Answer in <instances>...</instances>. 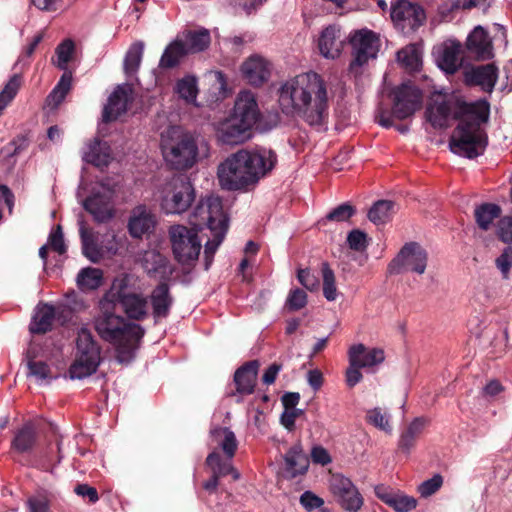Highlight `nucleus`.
<instances>
[{"label":"nucleus","mask_w":512,"mask_h":512,"mask_svg":"<svg viewBox=\"0 0 512 512\" xmlns=\"http://www.w3.org/2000/svg\"><path fill=\"white\" fill-rule=\"evenodd\" d=\"M311 459L313 463L325 466L331 462L328 451L322 446H316L311 451Z\"/></svg>","instance_id":"63"},{"label":"nucleus","mask_w":512,"mask_h":512,"mask_svg":"<svg viewBox=\"0 0 512 512\" xmlns=\"http://www.w3.org/2000/svg\"><path fill=\"white\" fill-rule=\"evenodd\" d=\"M428 254L416 242L406 243L397 256L390 262L388 269L391 274L413 272L423 274L427 267Z\"/></svg>","instance_id":"11"},{"label":"nucleus","mask_w":512,"mask_h":512,"mask_svg":"<svg viewBox=\"0 0 512 512\" xmlns=\"http://www.w3.org/2000/svg\"><path fill=\"white\" fill-rule=\"evenodd\" d=\"M443 484V477L440 474H435L432 478L423 481L417 488L421 497L427 498L435 494Z\"/></svg>","instance_id":"52"},{"label":"nucleus","mask_w":512,"mask_h":512,"mask_svg":"<svg viewBox=\"0 0 512 512\" xmlns=\"http://www.w3.org/2000/svg\"><path fill=\"white\" fill-rule=\"evenodd\" d=\"M48 246L60 255L66 252V245L60 225H58L56 229L50 233L48 238Z\"/></svg>","instance_id":"57"},{"label":"nucleus","mask_w":512,"mask_h":512,"mask_svg":"<svg viewBox=\"0 0 512 512\" xmlns=\"http://www.w3.org/2000/svg\"><path fill=\"white\" fill-rule=\"evenodd\" d=\"M391 96L393 97L392 113L381 107L376 112L377 122L385 128L393 125V116L399 120H404L420 109L422 104L421 90L410 83H403L395 87Z\"/></svg>","instance_id":"8"},{"label":"nucleus","mask_w":512,"mask_h":512,"mask_svg":"<svg viewBox=\"0 0 512 512\" xmlns=\"http://www.w3.org/2000/svg\"><path fill=\"white\" fill-rule=\"evenodd\" d=\"M391 19L403 31H414L423 24L425 13L417 4L407 0H398L392 3Z\"/></svg>","instance_id":"15"},{"label":"nucleus","mask_w":512,"mask_h":512,"mask_svg":"<svg viewBox=\"0 0 512 512\" xmlns=\"http://www.w3.org/2000/svg\"><path fill=\"white\" fill-rule=\"evenodd\" d=\"M211 437L216 443L217 448L221 449L224 453L222 461L232 463V459L238 448V441L234 432L227 427H216L211 430Z\"/></svg>","instance_id":"30"},{"label":"nucleus","mask_w":512,"mask_h":512,"mask_svg":"<svg viewBox=\"0 0 512 512\" xmlns=\"http://www.w3.org/2000/svg\"><path fill=\"white\" fill-rule=\"evenodd\" d=\"M103 274L98 268L87 267L82 269L77 276V284L83 291L95 290L102 283Z\"/></svg>","instance_id":"44"},{"label":"nucleus","mask_w":512,"mask_h":512,"mask_svg":"<svg viewBox=\"0 0 512 512\" xmlns=\"http://www.w3.org/2000/svg\"><path fill=\"white\" fill-rule=\"evenodd\" d=\"M271 63L260 55H251L241 65V73L248 84L260 87L271 76Z\"/></svg>","instance_id":"18"},{"label":"nucleus","mask_w":512,"mask_h":512,"mask_svg":"<svg viewBox=\"0 0 512 512\" xmlns=\"http://www.w3.org/2000/svg\"><path fill=\"white\" fill-rule=\"evenodd\" d=\"M77 354L69 368L71 379H83L97 371L101 362V348L87 328H81L76 340Z\"/></svg>","instance_id":"9"},{"label":"nucleus","mask_w":512,"mask_h":512,"mask_svg":"<svg viewBox=\"0 0 512 512\" xmlns=\"http://www.w3.org/2000/svg\"><path fill=\"white\" fill-rule=\"evenodd\" d=\"M100 304L102 314L95 320V329L104 341L115 347L117 360L128 363L134 358L144 330L140 325L127 322L123 317L111 313L112 303L106 302L105 297Z\"/></svg>","instance_id":"5"},{"label":"nucleus","mask_w":512,"mask_h":512,"mask_svg":"<svg viewBox=\"0 0 512 512\" xmlns=\"http://www.w3.org/2000/svg\"><path fill=\"white\" fill-rule=\"evenodd\" d=\"M131 88L125 85H119L111 93L108 102L103 110V121L110 122L116 120L127 111L128 103L131 101Z\"/></svg>","instance_id":"23"},{"label":"nucleus","mask_w":512,"mask_h":512,"mask_svg":"<svg viewBox=\"0 0 512 512\" xmlns=\"http://www.w3.org/2000/svg\"><path fill=\"white\" fill-rule=\"evenodd\" d=\"M71 87L72 73L70 71H65L56 86L47 97L46 102L48 106H51L52 108L58 107V105L65 99Z\"/></svg>","instance_id":"41"},{"label":"nucleus","mask_w":512,"mask_h":512,"mask_svg":"<svg viewBox=\"0 0 512 512\" xmlns=\"http://www.w3.org/2000/svg\"><path fill=\"white\" fill-rule=\"evenodd\" d=\"M501 208L497 204L483 203L475 208L474 216L478 227L484 231L490 229L494 220L499 218Z\"/></svg>","instance_id":"39"},{"label":"nucleus","mask_w":512,"mask_h":512,"mask_svg":"<svg viewBox=\"0 0 512 512\" xmlns=\"http://www.w3.org/2000/svg\"><path fill=\"white\" fill-rule=\"evenodd\" d=\"M206 464L213 472L212 477L204 483V488L208 491L216 490L220 477L231 474L233 480H238L240 478V473L234 468L232 463L229 461H222V457L217 450L212 451L207 456Z\"/></svg>","instance_id":"24"},{"label":"nucleus","mask_w":512,"mask_h":512,"mask_svg":"<svg viewBox=\"0 0 512 512\" xmlns=\"http://www.w3.org/2000/svg\"><path fill=\"white\" fill-rule=\"evenodd\" d=\"M75 493L84 498H88L90 503H96L99 500L98 492L94 487L87 484H79L74 489Z\"/></svg>","instance_id":"62"},{"label":"nucleus","mask_w":512,"mask_h":512,"mask_svg":"<svg viewBox=\"0 0 512 512\" xmlns=\"http://www.w3.org/2000/svg\"><path fill=\"white\" fill-rule=\"evenodd\" d=\"M143 267L149 275L164 274L167 267L165 256L156 251H147L143 255Z\"/></svg>","instance_id":"46"},{"label":"nucleus","mask_w":512,"mask_h":512,"mask_svg":"<svg viewBox=\"0 0 512 512\" xmlns=\"http://www.w3.org/2000/svg\"><path fill=\"white\" fill-rule=\"evenodd\" d=\"M347 243L350 249L362 252L368 246L367 235L359 229H354L349 232Z\"/></svg>","instance_id":"54"},{"label":"nucleus","mask_w":512,"mask_h":512,"mask_svg":"<svg viewBox=\"0 0 512 512\" xmlns=\"http://www.w3.org/2000/svg\"><path fill=\"white\" fill-rule=\"evenodd\" d=\"M468 84L478 85L484 91L491 92L497 81V68L493 64L481 65L466 73Z\"/></svg>","instance_id":"28"},{"label":"nucleus","mask_w":512,"mask_h":512,"mask_svg":"<svg viewBox=\"0 0 512 512\" xmlns=\"http://www.w3.org/2000/svg\"><path fill=\"white\" fill-rule=\"evenodd\" d=\"M460 46L458 44L446 45L438 56V64L447 73H454L461 64L459 57Z\"/></svg>","instance_id":"40"},{"label":"nucleus","mask_w":512,"mask_h":512,"mask_svg":"<svg viewBox=\"0 0 512 512\" xmlns=\"http://www.w3.org/2000/svg\"><path fill=\"white\" fill-rule=\"evenodd\" d=\"M190 223L192 228L180 224L169 228L168 234L173 254L181 264L194 263L202 247L198 231L208 228L212 236L204 248L205 269L208 270L228 229V219L223 211L221 199L217 196L201 199L190 217Z\"/></svg>","instance_id":"2"},{"label":"nucleus","mask_w":512,"mask_h":512,"mask_svg":"<svg viewBox=\"0 0 512 512\" xmlns=\"http://www.w3.org/2000/svg\"><path fill=\"white\" fill-rule=\"evenodd\" d=\"M354 214L355 208L348 203H343L332 209L324 218L319 221V224L325 225L327 222H346Z\"/></svg>","instance_id":"50"},{"label":"nucleus","mask_w":512,"mask_h":512,"mask_svg":"<svg viewBox=\"0 0 512 512\" xmlns=\"http://www.w3.org/2000/svg\"><path fill=\"white\" fill-rule=\"evenodd\" d=\"M300 504L309 511H312L314 509H320L323 504L324 500L320 498L319 496L315 495L311 491H305L300 496Z\"/></svg>","instance_id":"58"},{"label":"nucleus","mask_w":512,"mask_h":512,"mask_svg":"<svg viewBox=\"0 0 512 512\" xmlns=\"http://www.w3.org/2000/svg\"><path fill=\"white\" fill-rule=\"evenodd\" d=\"M497 233L503 242H512V217H504L500 219Z\"/></svg>","instance_id":"59"},{"label":"nucleus","mask_w":512,"mask_h":512,"mask_svg":"<svg viewBox=\"0 0 512 512\" xmlns=\"http://www.w3.org/2000/svg\"><path fill=\"white\" fill-rule=\"evenodd\" d=\"M329 100L326 81L314 71L289 78L278 89L281 111L288 116L299 117L311 126L325 122Z\"/></svg>","instance_id":"3"},{"label":"nucleus","mask_w":512,"mask_h":512,"mask_svg":"<svg viewBox=\"0 0 512 512\" xmlns=\"http://www.w3.org/2000/svg\"><path fill=\"white\" fill-rule=\"evenodd\" d=\"M150 298L154 316L158 318L167 317L173 304L169 286L166 283H160L152 291Z\"/></svg>","instance_id":"33"},{"label":"nucleus","mask_w":512,"mask_h":512,"mask_svg":"<svg viewBox=\"0 0 512 512\" xmlns=\"http://www.w3.org/2000/svg\"><path fill=\"white\" fill-rule=\"evenodd\" d=\"M390 419V414L379 407L369 409L366 412V421L370 425L386 433L392 432Z\"/></svg>","instance_id":"47"},{"label":"nucleus","mask_w":512,"mask_h":512,"mask_svg":"<svg viewBox=\"0 0 512 512\" xmlns=\"http://www.w3.org/2000/svg\"><path fill=\"white\" fill-rule=\"evenodd\" d=\"M73 53H74L73 41L70 39L64 40L62 43H60L57 46V48L55 50V54L57 57L55 65L59 69L64 70V72L67 71V66L72 58Z\"/></svg>","instance_id":"51"},{"label":"nucleus","mask_w":512,"mask_h":512,"mask_svg":"<svg viewBox=\"0 0 512 512\" xmlns=\"http://www.w3.org/2000/svg\"><path fill=\"white\" fill-rule=\"evenodd\" d=\"M259 119L260 111L254 93L240 92L229 117L217 126L219 141L227 145L244 143L250 138V131Z\"/></svg>","instance_id":"6"},{"label":"nucleus","mask_w":512,"mask_h":512,"mask_svg":"<svg viewBox=\"0 0 512 512\" xmlns=\"http://www.w3.org/2000/svg\"><path fill=\"white\" fill-rule=\"evenodd\" d=\"M258 368V361L252 360L245 363L236 370L234 374V384L236 391L230 395L233 397H238L236 399L237 402H241L243 396L253 393L256 385Z\"/></svg>","instance_id":"19"},{"label":"nucleus","mask_w":512,"mask_h":512,"mask_svg":"<svg viewBox=\"0 0 512 512\" xmlns=\"http://www.w3.org/2000/svg\"><path fill=\"white\" fill-rule=\"evenodd\" d=\"M490 0H451L442 4L439 8V12L446 16L447 13L455 10L463 9L469 10L474 7H486L489 5Z\"/></svg>","instance_id":"49"},{"label":"nucleus","mask_w":512,"mask_h":512,"mask_svg":"<svg viewBox=\"0 0 512 512\" xmlns=\"http://www.w3.org/2000/svg\"><path fill=\"white\" fill-rule=\"evenodd\" d=\"M307 304V294L305 291L295 288L289 292L286 299V307L290 311H298L305 307Z\"/></svg>","instance_id":"53"},{"label":"nucleus","mask_w":512,"mask_h":512,"mask_svg":"<svg viewBox=\"0 0 512 512\" xmlns=\"http://www.w3.org/2000/svg\"><path fill=\"white\" fill-rule=\"evenodd\" d=\"M144 52V44L142 42L133 43L124 58V71L127 75L137 72L140 67Z\"/></svg>","instance_id":"45"},{"label":"nucleus","mask_w":512,"mask_h":512,"mask_svg":"<svg viewBox=\"0 0 512 512\" xmlns=\"http://www.w3.org/2000/svg\"><path fill=\"white\" fill-rule=\"evenodd\" d=\"M394 212V202L379 200L369 210L368 218L374 224H384L392 217Z\"/></svg>","instance_id":"43"},{"label":"nucleus","mask_w":512,"mask_h":512,"mask_svg":"<svg viewBox=\"0 0 512 512\" xmlns=\"http://www.w3.org/2000/svg\"><path fill=\"white\" fill-rule=\"evenodd\" d=\"M426 116L434 128H447L459 121L449 141L454 154L473 159L484 153L488 138L481 124L489 117L486 101L467 102L460 93L437 92L431 97Z\"/></svg>","instance_id":"1"},{"label":"nucleus","mask_w":512,"mask_h":512,"mask_svg":"<svg viewBox=\"0 0 512 512\" xmlns=\"http://www.w3.org/2000/svg\"><path fill=\"white\" fill-rule=\"evenodd\" d=\"M37 430L32 422L24 423L15 430L11 441V452L17 454H30L37 443Z\"/></svg>","instance_id":"25"},{"label":"nucleus","mask_w":512,"mask_h":512,"mask_svg":"<svg viewBox=\"0 0 512 512\" xmlns=\"http://www.w3.org/2000/svg\"><path fill=\"white\" fill-rule=\"evenodd\" d=\"M374 491L378 499L396 512H410L417 506V500L414 497L394 491L385 485H377Z\"/></svg>","instance_id":"21"},{"label":"nucleus","mask_w":512,"mask_h":512,"mask_svg":"<svg viewBox=\"0 0 512 512\" xmlns=\"http://www.w3.org/2000/svg\"><path fill=\"white\" fill-rule=\"evenodd\" d=\"M353 60L349 69L356 72L357 68L367 64L370 59H374L379 51V38L370 30L356 31L351 39Z\"/></svg>","instance_id":"14"},{"label":"nucleus","mask_w":512,"mask_h":512,"mask_svg":"<svg viewBox=\"0 0 512 512\" xmlns=\"http://www.w3.org/2000/svg\"><path fill=\"white\" fill-rule=\"evenodd\" d=\"M106 302L119 303L126 315L135 320L143 319L147 314V300L135 293H126L123 289L116 290L113 287L105 295Z\"/></svg>","instance_id":"16"},{"label":"nucleus","mask_w":512,"mask_h":512,"mask_svg":"<svg viewBox=\"0 0 512 512\" xmlns=\"http://www.w3.org/2000/svg\"><path fill=\"white\" fill-rule=\"evenodd\" d=\"M398 62L409 71H418L422 64V51L418 44H410L397 52Z\"/></svg>","instance_id":"38"},{"label":"nucleus","mask_w":512,"mask_h":512,"mask_svg":"<svg viewBox=\"0 0 512 512\" xmlns=\"http://www.w3.org/2000/svg\"><path fill=\"white\" fill-rule=\"evenodd\" d=\"M319 51L325 58H337L343 47L340 39V29L335 26H328L322 32L318 40Z\"/></svg>","instance_id":"26"},{"label":"nucleus","mask_w":512,"mask_h":512,"mask_svg":"<svg viewBox=\"0 0 512 512\" xmlns=\"http://www.w3.org/2000/svg\"><path fill=\"white\" fill-rule=\"evenodd\" d=\"M194 186L186 177H173L166 182L160 192L161 210L169 215L186 212L195 201Z\"/></svg>","instance_id":"10"},{"label":"nucleus","mask_w":512,"mask_h":512,"mask_svg":"<svg viewBox=\"0 0 512 512\" xmlns=\"http://www.w3.org/2000/svg\"><path fill=\"white\" fill-rule=\"evenodd\" d=\"M175 92L187 103L195 104L198 94L197 78L192 75H186L179 79L175 86Z\"/></svg>","instance_id":"42"},{"label":"nucleus","mask_w":512,"mask_h":512,"mask_svg":"<svg viewBox=\"0 0 512 512\" xmlns=\"http://www.w3.org/2000/svg\"><path fill=\"white\" fill-rule=\"evenodd\" d=\"M297 278L299 282L308 290L313 291L318 287V279L308 269L298 270Z\"/></svg>","instance_id":"60"},{"label":"nucleus","mask_w":512,"mask_h":512,"mask_svg":"<svg viewBox=\"0 0 512 512\" xmlns=\"http://www.w3.org/2000/svg\"><path fill=\"white\" fill-rule=\"evenodd\" d=\"M187 54L185 43H183L181 38L176 37L175 40L169 43L164 49L158 66L163 70L175 68L180 65Z\"/></svg>","instance_id":"32"},{"label":"nucleus","mask_w":512,"mask_h":512,"mask_svg":"<svg viewBox=\"0 0 512 512\" xmlns=\"http://www.w3.org/2000/svg\"><path fill=\"white\" fill-rule=\"evenodd\" d=\"M160 146L163 159L172 169L188 170L197 162V143L193 136L180 126H170L163 131Z\"/></svg>","instance_id":"7"},{"label":"nucleus","mask_w":512,"mask_h":512,"mask_svg":"<svg viewBox=\"0 0 512 512\" xmlns=\"http://www.w3.org/2000/svg\"><path fill=\"white\" fill-rule=\"evenodd\" d=\"M79 233L83 254L94 263L100 261L103 256L102 250L96 244L92 231L86 227L83 220H79Z\"/></svg>","instance_id":"37"},{"label":"nucleus","mask_w":512,"mask_h":512,"mask_svg":"<svg viewBox=\"0 0 512 512\" xmlns=\"http://www.w3.org/2000/svg\"><path fill=\"white\" fill-rule=\"evenodd\" d=\"M14 205V195L11 192V190L5 186L0 185V208L4 209L7 208L9 210V213L12 212Z\"/></svg>","instance_id":"64"},{"label":"nucleus","mask_w":512,"mask_h":512,"mask_svg":"<svg viewBox=\"0 0 512 512\" xmlns=\"http://www.w3.org/2000/svg\"><path fill=\"white\" fill-rule=\"evenodd\" d=\"M329 490L337 504L348 512H358L364 498L357 486L342 474H333L329 480Z\"/></svg>","instance_id":"12"},{"label":"nucleus","mask_w":512,"mask_h":512,"mask_svg":"<svg viewBox=\"0 0 512 512\" xmlns=\"http://www.w3.org/2000/svg\"><path fill=\"white\" fill-rule=\"evenodd\" d=\"M82 159L96 167L107 166L111 160L110 147L106 142L94 139L84 147Z\"/></svg>","instance_id":"29"},{"label":"nucleus","mask_w":512,"mask_h":512,"mask_svg":"<svg viewBox=\"0 0 512 512\" xmlns=\"http://www.w3.org/2000/svg\"><path fill=\"white\" fill-rule=\"evenodd\" d=\"M185 43L187 53H198L210 45L211 37L207 29L187 30L177 35Z\"/></svg>","instance_id":"34"},{"label":"nucleus","mask_w":512,"mask_h":512,"mask_svg":"<svg viewBox=\"0 0 512 512\" xmlns=\"http://www.w3.org/2000/svg\"><path fill=\"white\" fill-rule=\"evenodd\" d=\"M156 225L155 215L144 205L135 207L128 221V231L133 238H142L154 230Z\"/></svg>","instance_id":"22"},{"label":"nucleus","mask_w":512,"mask_h":512,"mask_svg":"<svg viewBox=\"0 0 512 512\" xmlns=\"http://www.w3.org/2000/svg\"><path fill=\"white\" fill-rule=\"evenodd\" d=\"M114 197L115 191L101 184L99 189L93 190L82 204L84 209L92 215L94 221L106 223L116 214Z\"/></svg>","instance_id":"13"},{"label":"nucleus","mask_w":512,"mask_h":512,"mask_svg":"<svg viewBox=\"0 0 512 512\" xmlns=\"http://www.w3.org/2000/svg\"><path fill=\"white\" fill-rule=\"evenodd\" d=\"M26 504L29 512H50V501L43 494L29 497Z\"/></svg>","instance_id":"56"},{"label":"nucleus","mask_w":512,"mask_h":512,"mask_svg":"<svg viewBox=\"0 0 512 512\" xmlns=\"http://www.w3.org/2000/svg\"><path fill=\"white\" fill-rule=\"evenodd\" d=\"M66 312L67 308L63 305H52L48 303H39L36 308L29 326V330L33 334H43L52 329L55 319H60Z\"/></svg>","instance_id":"17"},{"label":"nucleus","mask_w":512,"mask_h":512,"mask_svg":"<svg viewBox=\"0 0 512 512\" xmlns=\"http://www.w3.org/2000/svg\"><path fill=\"white\" fill-rule=\"evenodd\" d=\"M276 160V154L271 150H240L219 165V183L227 190L243 189L270 171Z\"/></svg>","instance_id":"4"},{"label":"nucleus","mask_w":512,"mask_h":512,"mask_svg":"<svg viewBox=\"0 0 512 512\" xmlns=\"http://www.w3.org/2000/svg\"><path fill=\"white\" fill-rule=\"evenodd\" d=\"M321 272L323 279V295L328 301H334L337 298L335 274L327 262L322 263Z\"/></svg>","instance_id":"48"},{"label":"nucleus","mask_w":512,"mask_h":512,"mask_svg":"<svg viewBox=\"0 0 512 512\" xmlns=\"http://www.w3.org/2000/svg\"><path fill=\"white\" fill-rule=\"evenodd\" d=\"M39 347L31 343L26 351V358L28 361L29 375L35 377L36 381L43 383L49 382L52 379L49 366L43 361H35Z\"/></svg>","instance_id":"35"},{"label":"nucleus","mask_w":512,"mask_h":512,"mask_svg":"<svg viewBox=\"0 0 512 512\" xmlns=\"http://www.w3.org/2000/svg\"><path fill=\"white\" fill-rule=\"evenodd\" d=\"M425 425L426 420L424 418H415L408 425L406 430L401 434L398 442L399 449L405 453H409L411 449L415 446L416 441L420 434L422 433Z\"/></svg>","instance_id":"36"},{"label":"nucleus","mask_w":512,"mask_h":512,"mask_svg":"<svg viewBox=\"0 0 512 512\" xmlns=\"http://www.w3.org/2000/svg\"><path fill=\"white\" fill-rule=\"evenodd\" d=\"M496 267L500 270L504 279L509 278L512 268V247H506L495 260Z\"/></svg>","instance_id":"55"},{"label":"nucleus","mask_w":512,"mask_h":512,"mask_svg":"<svg viewBox=\"0 0 512 512\" xmlns=\"http://www.w3.org/2000/svg\"><path fill=\"white\" fill-rule=\"evenodd\" d=\"M285 470L289 477L294 478L304 474L309 467V458L304 453L300 444L293 445L285 457Z\"/></svg>","instance_id":"31"},{"label":"nucleus","mask_w":512,"mask_h":512,"mask_svg":"<svg viewBox=\"0 0 512 512\" xmlns=\"http://www.w3.org/2000/svg\"><path fill=\"white\" fill-rule=\"evenodd\" d=\"M466 46L469 52L478 58L488 59L492 56V43L482 26L475 27L469 34Z\"/></svg>","instance_id":"27"},{"label":"nucleus","mask_w":512,"mask_h":512,"mask_svg":"<svg viewBox=\"0 0 512 512\" xmlns=\"http://www.w3.org/2000/svg\"><path fill=\"white\" fill-rule=\"evenodd\" d=\"M385 360L384 351L380 348H368L364 344H354L348 350L349 364L374 371L375 366Z\"/></svg>","instance_id":"20"},{"label":"nucleus","mask_w":512,"mask_h":512,"mask_svg":"<svg viewBox=\"0 0 512 512\" xmlns=\"http://www.w3.org/2000/svg\"><path fill=\"white\" fill-rule=\"evenodd\" d=\"M361 367L349 364V367L345 373V380L348 387L352 388L361 382L363 375L361 373Z\"/></svg>","instance_id":"61"}]
</instances>
